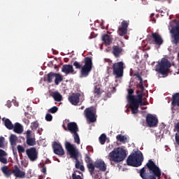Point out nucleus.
<instances>
[{"mask_svg": "<svg viewBox=\"0 0 179 179\" xmlns=\"http://www.w3.org/2000/svg\"><path fill=\"white\" fill-rule=\"evenodd\" d=\"M146 166L148 167L149 171L150 173L153 175H150L148 176H146V170L145 168H142L140 170V176L141 178L143 179H160V177H162V171L160 170V168L157 166L156 164H155L154 162L152 161V159H149L148 162L146 164Z\"/></svg>", "mask_w": 179, "mask_h": 179, "instance_id": "f257e3e1", "label": "nucleus"}, {"mask_svg": "<svg viewBox=\"0 0 179 179\" xmlns=\"http://www.w3.org/2000/svg\"><path fill=\"white\" fill-rule=\"evenodd\" d=\"M65 148L69 154L71 159H74V160H76V169H78L81 171H85V166L80 164V162L79 161V151L76 149V147L66 141L65 143Z\"/></svg>", "mask_w": 179, "mask_h": 179, "instance_id": "f03ea898", "label": "nucleus"}, {"mask_svg": "<svg viewBox=\"0 0 179 179\" xmlns=\"http://www.w3.org/2000/svg\"><path fill=\"white\" fill-rule=\"evenodd\" d=\"M85 64L82 66V64L78 62H73V66H75L76 69H81L80 75L83 78H87L89 76L90 72H92V68H93V62L92 61V58L87 57L84 59Z\"/></svg>", "mask_w": 179, "mask_h": 179, "instance_id": "7ed1b4c3", "label": "nucleus"}, {"mask_svg": "<svg viewBox=\"0 0 179 179\" xmlns=\"http://www.w3.org/2000/svg\"><path fill=\"white\" fill-rule=\"evenodd\" d=\"M127 157V151L121 148H114L108 155V159L110 162L111 166H115L114 163H120L124 162Z\"/></svg>", "mask_w": 179, "mask_h": 179, "instance_id": "20e7f679", "label": "nucleus"}, {"mask_svg": "<svg viewBox=\"0 0 179 179\" xmlns=\"http://www.w3.org/2000/svg\"><path fill=\"white\" fill-rule=\"evenodd\" d=\"M142 162H143V155L142 152L140 154L136 152L130 155L127 159V166H131L132 167H139L142 166Z\"/></svg>", "mask_w": 179, "mask_h": 179, "instance_id": "39448f33", "label": "nucleus"}, {"mask_svg": "<svg viewBox=\"0 0 179 179\" xmlns=\"http://www.w3.org/2000/svg\"><path fill=\"white\" fill-rule=\"evenodd\" d=\"M171 68V63L166 58H162L161 62L155 66V71L161 75H167Z\"/></svg>", "mask_w": 179, "mask_h": 179, "instance_id": "423d86ee", "label": "nucleus"}, {"mask_svg": "<svg viewBox=\"0 0 179 179\" xmlns=\"http://www.w3.org/2000/svg\"><path fill=\"white\" fill-rule=\"evenodd\" d=\"M113 75L116 78H122L124 76V62H118L113 64Z\"/></svg>", "mask_w": 179, "mask_h": 179, "instance_id": "0eeeda50", "label": "nucleus"}, {"mask_svg": "<svg viewBox=\"0 0 179 179\" xmlns=\"http://www.w3.org/2000/svg\"><path fill=\"white\" fill-rule=\"evenodd\" d=\"M69 120H64L63 122L62 128H64V131H68L69 132L73 134H76L79 131V127H78V124L75 122H70L67 123V127L65 125V122H68Z\"/></svg>", "mask_w": 179, "mask_h": 179, "instance_id": "6e6552de", "label": "nucleus"}, {"mask_svg": "<svg viewBox=\"0 0 179 179\" xmlns=\"http://www.w3.org/2000/svg\"><path fill=\"white\" fill-rule=\"evenodd\" d=\"M26 154L31 162H36L38 159V151L34 147L27 149Z\"/></svg>", "mask_w": 179, "mask_h": 179, "instance_id": "1a4fd4ad", "label": "nucleus"}, {"mask_svg": "<svg viewBox=\"0 0 179 179\" xmlns=\"http://www.w3.org/2000/svg\"><path fill=\"white\" fill-rule=\"evenodd\" d=\"M129 26V20H123L120 26L117 29V34L121 37L125 36L128 33V27Z\"/></svg>", "mask_w": 179, "mask_h": 179, "instance_id": "9d476101", "label": "nucleus"}, {"mask_svg": "<svg viewBox=\"0 0 179 179\" xmlns=\"http://www.w3.org/2000/svg\"><path fill=\"white\" fill-rule=\"evenodd\" d=\"M96 169H98L99 171H106L107 170V165H106V163L102 159L96 160L94 163V173L93 176L97 173V171Z\"/></svg>", "mask_w": 179, "mask_h": 179, "instance_id": "9b49d317", "label": "nucleus"}, {"mask_svg": "<svg viewBox=\"0 0 179 179\" xmlns=\"http://www.w3.org/2000/svg\"><path fill=\"white\" fill-rule=\"evenodd\" d=\"M146 124L150 128H155V127H157V124H159V120L157 117L154 116L152 114H148L146 116Z\"/></svg>", "mask_w": 179, "mask_h": 179, "instance_id": "f8f14e48", "label": "nucleus"}, {"mask_svg": "<svg viewBox=\"0 0 179 179\" xmlns=\"http://www.w3.org/2000/svg\"><path fill=\"white\" fill-rule=\"evenodd\" d=\"M149 103L148 101H143V99L141 101H138V102L132 103L131 105L129 106V108L131 110L132 114H138L139 106H148Z\"/></svg>", "mask_w": 179, "mask_h": 179, "instance_id": "ddd939ff", "label": "nucleus"}, {"mask_svg": "<svg viewBox=\"0 0 179 179\" xmlns=\"http://www.w3.org/2000/svg\"><path fill=\"white\" fill-rule=\"evenodd\" d=\"M52 149L55 155H57L58 156H64L65 155V150H64L62 145L57 141L53 142Z\"/></svg>", "mask_w": 179, "mask_h": 179, "instance_id": "4468645a", "label": "nucleus"}, {"mask_svg": "<svg viewBox=\"0 0 179 179\" xmlns=\"http://www.w3.org/2000/svg\"><path fill=\"white\" fill-rule=\"evenodd\" d=\"M84 114L86 118L89 120L90 122H96V121L97 120V118L96 117V115H94V113L93 112V109L92 108H85V110H84Z\"/></svg>", "mask_w": 179, "mask_h": 179, "instance_id": "2eb2a0df", "label": "nucleus"}, {"mask_svg": "<svg viewBox=\"0 0 179 179\" xmlns=\"http://www.w3.org/2000/svg\"><path fill=\"white\" fill-rule=\"evenodd\" d=\"M85 162L87 163V168L88 169L89 173L93 177V173H94V163H93V160H92V158H90V156L87 154L85 155Z\"/></svg>", "mask_w": 179, "mask_h": 179, "instance_id": "dca6fc26", "label": "nucleus"}, {"mask_svg": "<svg viewBox=\"0 0 179 179\" xmlns=\"http://www.w3.org/2000/svg\"><path fill=\"white\" fill-rule=\"evenodd\" d=\"M80 93L72 94V95L69 97V101L73 106H78V104H79V101H80Z\"/></svg>", "mask_w": 179, "mask_h": 179, "instance_id": "f3484780", "label": "nucleus"}, {"mask_svg": "<svg viewBox=\"0 0 179 179\" xmlns=\"http://www.w3.org/2000/svg\"><path fill=\"white\" fill-rule=\"evenodd\" d=\"M62 72H64V73H65L66 75H69V73L75 75V73H76V72L73 69V66L71 64L63 65L62 68Z\"/></svg>", "mask_w": 179, "mask_h": 179, "instance_id": "a211bd4d", "label": "nucleus"}, {"mask_svg": "<svg viewBox=\"0 0 179 179\" xmlns=\"http://www.w3.org/2000/svg\"><path fill=\"white\" fill-rule=\"evenodd\" d=\"M13 174H14L15 177H17V178H24V176H26V173L24 171H22L17 165L14 166Z\"/></svg>", "mask_w": 179, "mask_h": 179, "instance_id": "6ab92c4d", "label": "nucleus"}, {"mask_svg": "<svg viewBox=\"0 0 179 179\" xmlns=\"http://www.w3.org/2000/svg\"><path fill=\"white\" fill-rule=\"evenodd\" d=\"M151 37L152 40H154L155 44H157V45H162L163 44V38H162V36H160L159 33H152Z\"/></svg>", "mask_w": 179, "mask_h": 179, "instance_id": "aec40b11", "label": "nucleus"}, {"mask_svg": "<svg viewBox=\"0 0 179 179\" xmlns=\"http://www.w3.org/2000/svg\"><path fill=\"white\" fill-rule=\"evenodd\" d=\"M50 97H52L55 101L59 103L62 100V95L58 91L50 92Z\"/></svg>", "mask_w": 179, "mask_h": 179, "instance_id": "412c9836", "label": "nucleus"}, {"mask_svg": "<svg viewBox=\"0 0 179 179\" xmlns=\"http://www.w3.org/2000/svg\"><path fill=\"white\" fill-rule=\"evenodd\" d=\"M112 52L115 58H120L121 52H122V49L118 45H113Z\"/></svg>", "mask_w": 179, "mask_h": 179, "instance_id": "4be33fe9", "label": "nucleus"}, {"mask_svg": "<svg viewBox=\"0 0 179 179\" xmlns=\"http://www.w3.org/2000/svg\"><path fill=\"white\" fill-rule=\"evenodd\" d=\"M6 156H8V153L5 150L0 149V163L8 164V158L5 157Z\"/></svg>", "mask_w": 179, "mask_h": 179, "instance_id": "5701e85b", "label": "nucleus"}, {"mask_svg": "<svg viewBox=\"0 0 179 179\" xmlns=\"http://www.w3.org/2000/svg\"><path fill=\"white\" fill-rule=\"evenodd\" d=\"M137 95L136 96H134V99L131 100V102L130 103L129 106L132 105V103H138V101H141V100H143V93L140 92L139 90L136 91Z\"/></svg>", "mask_w": 179, "mask_h": 179, "instance_id": "b1692460", "label": "nucleus"}, {"mask_svg": "<svg viewBox=\"0 0 179 179\" xmlns=\"http://www.w3.org/2000/svg\"><path fill=\"white\" fill-rule=\"evenodd\" d=\"M13 129L15 134H23V126L19 122L14 124Z\"/></svg>", "mask_w": 179, "mask_h": 179, "instance_id": "393cba45", "label": "nucleus"}, {"mask_svg": "<svg viewBox=\"0 0 179 179\" xmlns=\"http://www.w3.org/2000/svg\"><path fill=\"white\" fill-rule=\"evenodd\" d=\"M102 41H103L106 45H110L113 43V37L108 34H104L102 36Z\"/></svg>", "mask_w": 179, "mask_h": 179, "instance_id": "a878e982", "label": "nucleus"}, {"mask_svg": "<svg viewBox=\"0 0 179 179\" xmlns=\"http://www.w3.org/2000/svg\"><path fill=\"white\" fill-rule=\"evenodd\" d=\"M3 122H4V125L7 129L12 130L13 129V124L9 119H6V117H3L2 119Z\"/></svg>", "mask_w": 179, "mask_h": 179, "instance_id": "bb28decb", "label": "nucleus"}, {"mask_svg": "<svg viewBox=\"0 0 179 179\" xmlns=\"http://www.w3.org/2000/svg\"><path fill=\"white\" fill-rule=\"evenodd\" d=\"M127 100L129 101V103L131 104L132 100H134V97L135 96V95H134V90L132 88H130L129 90H127Z\"/></svg>", "mask_w": 179, "mask_h": 179, "instance_id": "cd10ccee", "label": "nucleus"}, {"mask_svg": "<svg viewBox=\"0 0 179 179\" xmlns=\"http://www.w3.org/2000/svg\"><path fill=\"white\" fill-rule=\"evenodd\" d=\"M103 94V90H101V85H97L94 86V94L95 96H97L98 97H100L101 94Z\"/></svg>", "mask_w": 179, "mask_h": 179, "instance_id": "c85d7f7f", "label": "nucleus"}, {"mask_svg": "<svg viewBox=\"0 0 179 179\" xmlns=\"http://www.w3.org/2000/svg\"><path fill=\"white\" fill-rule=\"evenodd\" d=\"M1 171L8 178L13 174V172L6 166H4L1 168Z\"/></svg>", "mask_w": 179, "mask_h": 179, "instance_id": "c756f323", "label": "nucleus"}, {"mask_svg": "<svg viewBox=\"0 0 179 179\" xmlns=\"http://www.w3.org/2000/svg\"><path fill=\"white\" fill-rule=\"evenodd\" d=\"M55 84L58 85H59V83H61V82H62V80H64V78L62 77V75L59 74V73H57L55 74Z\"/></svg>", "mask_w": 179, "mask_h": 179, "instance_id": "7c9ffc66", "label": "nucleus"}, {"mask_svg": "<svg viewBox=\"0 0 179 179\" xmlns=\"http://www.w3.org/2000/svg\"><path fill=\"white\" fill-rule=\"evenodd\" d=\"M9 141L11 146H16V142L17 141V136L15 134H11L9 137Z\"/></svg>", "mask_w": 179, "mask_h": 179, "instance_id": "2f4dec72", "label": "nucleus"}, {"mask_svg": "<svg viewBox=\"0 0 179 179\" xmlns=\"http://www.w3.org/2000/svg\"><path fill=\"white\" fill-rule=\"evenodd\" d=\"M117 141L119 142H122V143H127V138L125 136H122V134H118L116 136Z\"/></svg>", "mask_w": 179, "mask_h": 179, "instance_id": "473e14b6", "label": "nucleus"}, {"mask_svg": "<svg viewBox=\"0 0 179 179\" xmlns=\"http://www.w3.org/2000/svg\"><path fill=\"white\" fill-rule=\"evenodd\" d=\"M57 73L50 72L47 75V82L48 83H51L52 82V79L55 78V75Z\"/></svg>", "mask_w": 179, "mask_h": 179, "instance_id": "72a5a7b5", "label": "nucleus"}, {"mask_svg": "<svg viewBox=\"0 0 179 179\" xmlns=\"http://www.w3.org/2000/svg\"><path fill=\"white\" fill-rule=\"evenodd\" d=\"M26 143L28 146H34L36 145V138L33 137L27 138Z\"/></svg>", "mask_w": 179, "mask_h": 179, "instance_id": "f704fd0d", "label": "nucleus"}, {"mask_svg": "<svg viewBox=\"0 0 179 179\" xmlns=\"http://www.w3.org/2000/svg\"><path fill=\"white\" fill-rule=\"evenodd\" d=\"M73 136L75 143H77V145H80V138L79 137V134H78V132L73 133Z\"/></svg>", "mask_w": 179, "mask_h": 179, "instance_id": "c9c22d12", "label": "nucleus"}, {"mask_svg": "<svg viewBox=\"0 0 179 179\" xmlns=\"http://www.w3.org/2000/svg\"><path fill=\"white\" fill-rule=\"evenodd\" d=\"M106 139H107V136H106V134H103L100 136L99 142L101 145H104V143H106Z\"/></svg>", "mask_w": 179, "mask_h": 179, "instance_id": "e433bc0d", "label": "nucleus"}, {"mask_svg": "<svg viewBox=\"0 0 179 179\" xmlns=\"http://www.w3.org/2000/svg\"><path fill=\"white\" fill-rule=\"evenodd\" d=\"M38 121H35L31 123V129H32V131H34V129H36L38 128Z\"/></svg>", "mask_w": 179, "mask_h": 179, "instance_id": "4c0bfd02", "label": "nucleus"}, {"mask_svg": "<svg viewBox=\"0 0 179 179\" xmlns=\"http://www.w3.org/2000/svg\"><path fill=\"white\" fill-rule=\"evenodd\" d=\"M57 111H58V107L57 106H53L48 110V113H51V114H55Z\"/></svg>", "mask_w": 179, "mask_h": 179, "instance_id": "58836bf2", "label": "nucleus"}, {"mask_svg": "<svg viewBox=\"0 0 179 179\" xmlns=\"http://www.w3.org/2000/svg\"><path fill=\"white\" fill-rule=\"evenodd\" d=\"M45 119L46 120V121H48V122L52 121V115L50 114V113H47L45 115Z\"/></svg>", "mask_w": 179, "mask_h": 179, "instance_id": "ea45409f", "label": "nucleus"}, {"mask_svg": "<svg viewBox=\"0 0 179 179\" xmlns=\"http://www.w3.org/2000/svg\"><path fill=\"white\" fill-rule=\"evenodd\" d=\"M17 149L18 153H24V148L22 145H18Z\"/></svg>", "mask_w": 179, "mask_h": 179, "instance_id": "a19ab883", "label": "nucleus"}, {"mask_svg": "<svg viewBox=\"0 0 179 179\" xmlns=\"http://www.w3.org/2000/svg\"><path fill=\"white\" fill-rule=\"evenodd\" d=\"M72 179H83L80 175H76V172L72 173Z\"/></svg>", "mask_w": 179, "mask_h": 179, "instance_id": "79ce46f5", "label": "nucleus"}, {"mask_svg": "<svg viewBox=\"0 0 179 179\" xmlns=\"http://www.w3.org/2000/svg\"><path fill=\"white\" fill-rule=\"evenodd\" d=\"M139 87L141 89V91H139L140 93H143V92L145 91V87H143V83H141L139 84Z\"/></svg>", "mask_w": 179, "mask_h": 179, "instance_id": "37998d69", "label": "nucleus"}, {"mask_svg": "<svg viewBox=\"0 0 179 179\" xmlns=\"http://www.w3.org/2000/svg\"><path fill=\"white\" fill-rule=\"evenodd\" d=\"M175 141H176L177 145H178V146H179V134L178 133H176V134H175Z\"/></svg>", "mask_w": 179, "mask_h": 179, "instance_id": "c03bdc74", "label": "nucleus"}, {"mask_svg": "<svg viewBox=\"0 0 179 179\" xmlns=\"http://www.w3.org/2000/svg\"><path fill=\"white\" fill-rule=\"evenodd\" d=\"M5 141L4 137H0V148H3V142Z\"/></svg>", "mask_w": 179, "mask_h": 179, "instance_id": "a18cd8bd", "label": "nucleus"}, {"mask_svg": "<svg viewBox=\"0 0 179 179\" xmlns=\"http://www.w3.org/2000/svg\"><path fill=\"white\" fill-rule=\"evenodd\" d=\"M135 76L138 78V80L140 81L139 83H143V80L142 79V77L141 76V75H139V73L135 74Z\"/></svg>", "mask_w": 179, "mask_h": 179, "instance_id": "49530a36", "label": "nucleus"}, {"mask_svg": "<svg viewBox=\"0 0 179 179\" xmlns=\"http://www.w3.org/2000/svg\"><path fill=\"white\" fill-rule=\"evenodd\" d=\"M173 131H174V132H176L177 131L178 134H179V122L176 123Z\"/></svg>", "mask_w": 179, "mask_h": 179, "instance_id": "de8ad7c7", "label": "nucleus"}, {"mask_svg": "<svg viewBox=\"0 0 179 179\" xmlns=\"http://www.w3.org/2000/svg\"><path fill=\"white\" fill-rule=\"evenodd\" d=\"M29 138H32L31 137V131H30V130L27 131L26 139H27Z\"/></svg>", "mask_w": 179, "mask_h": 179, "instance_id": "09e8293b", "label": "nucleus"}, {"mask_svg": "<svg viewBox=\"0 0 179 179\" xmlns=\"http://www.w3.org/2000/svg\"><path fill=\"white\" fill-rule=\"evenodd\" d=\"M41 171H42V173H43V174H47V168L45 166H43L42 168Z\"/></svg>", "mask_w": 179, "mask_h": 179, "instance_id": "8fccbe9b", "label": "nucleus"}, {"mask_svg": "<svg viewBox=\"0 0 179 179\" xmlns=\"http://www.w3.org/2000/svg\"><path fill=\"white\" fill-rule=\"evenodd\" d=\"M143 2V5H148V2L145 0H141Z\"/></svg>", "mask_w": 179, "mask_h": 179, "instance_id": "3c124183", "label": "nucleus"}, {"mask_svg": "<svg viewBox=\"0 0 179 179\" xmlns=\"http://www.w3.org/2000/svg\"><path fill=\"white\" fill-rule=\"evenodd\" d=\"M73 173H76H76H78L79 174H80V171H78V170H75V171H73Z\"/></svg>", "mask_w": 179, "mask_h": 179, "instance_id": "603ef678", "label": "nucleus"}, {"mask_svg": "<svg viewBox=\"0 0 179 179\" xmlns=\"http://www.w3.org/2000/svg\"><path fill=\"white\" fill-rule=\"evenodd\" d=\"M146 108H148V107H141V110H146Z\"/></svg>", "mask_w": 179, "mask_h": 179, "instance_id": "864d4df0", "label": "nucleus"}, {"mask_svg": "<svg viewBox=\"0 0 179 179\" xmlns=\"http://www.w3.org/2000/svg\"><path fill=\"white\" fill-rule=\"evenodd\" d=\"M152 22H154L155 23L156 22V20L155 18L152 19Z\"/></svg>", "mask_w": 179, "mask_h": 179, "instance_id": "5fc2aeb1", "label": "nucleus"}, {"mask_svg": "<svg viewBox=\"0 0 179 179\" xmlns=\"http://www.w3.org/2000/svg\"><path fill=\"white\" fill-rule=\"evenodd\" d=\"M148 57H149V55H145V58H148Z\"/></svg>", "mask_w": 179, "mask_h": 179, "instance_id": "6e6d98bb", "label": "nucleus"}, {"mask_svg": "<svg viewBox=\"0 0 179 179\" xmlns=\"http://www.w3.org/2000/svg\"><path fill=\"white\" fill-rule=\"evenodd\" d=\"M85 108V106H81V110H83Z\"/></svg>", "mask_w": 179, "mask_h": 179, "instance_id": "4d7b16f0", "label": "nucleus"}, {"mask_svg": "<svg viewBox=\"0 0 179 179\" xmlns=\"http://www.w3.org/2000/svg\"><path fill=\"white\" fill-rule=\"evenodd\" d=\"M127 111H128V109H127Z\"/></svg>", "mask_w": 179, "mask_h": 179, "instance_id": "13d9d810", "label": "nucleus"}, {"mask_svg": "<svg viewBox=\"0 0 179 179\" xmlns=\"http://www.w3.org/2000/svg\"><path fill=\"white\" fill-rule=\"evenodd\" d=\"M0 120H1V116H0Z\"/></svg>", "mask_w": 179, "mask_h": 179, "instance_id": "bf43d9fd", "label": "nucleus"}]
</instances>
